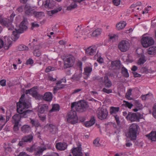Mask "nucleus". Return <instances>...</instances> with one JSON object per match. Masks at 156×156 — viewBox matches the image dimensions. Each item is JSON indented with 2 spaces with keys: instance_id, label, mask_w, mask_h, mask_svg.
Listing matches in <instances>:
<instances>
[{
  "instance_id": "f257e3e1",
  "label": "nucleus",
  "mask_w": 156,
  "mask_h": 156,
  "mask_svg": "<svg viewBox=\"0 0 156 156\" xmlns=\"http://www.w3.org/2000/svg\"><path fill=\"white\" fill-rule=\"evenodd\" d=\"M72 110L69 112L67 116V121L72 124H74L78 122V117L76 112L73 110V108L75 107L76 110L79 112H83L86 111L88 108L87 103L84 101H80L77 103L74 102L71 104Z\"/></svg>"
},
{
  "instance_id": "f03ea898",
  "label": "nucleus",
  "mask_w": 156,
  "mask_h": 156,
  "mask_svg": "<svg viewBox=\"0 0 156 156\" xmlns=\"http://www.w3.org/2000/svg\"><path fill=\"white\" fill-rule=\"evenodd\" d=\"M21 106H17V111L19 114H15L12 117V122L14 124L13 129L14 131H17L19 129V127L20 126L19 124V122L21 118H26L27 117L29 113L32 112L30 110L23 111L24 109L21 108Z\"/></svg>"
},
{
  "instance_id": "7ed1b4c3",
  "label": "nucleus",
  "mask_w": 156,
  "mask_h": 156,
  "mask_svg": "<svg viewBox=\"0 0 156 156\" xmlns=\"http://www.w3.org/2000/svg\"><path fill=\"white\" fill-rule=\"evenodd\" d=\"M15 15L12 14L8 18H3L1 16H0V23L3 26L8 28L9 30H12L13 27L12 23L13 21V18Z\"/></svg>"
},
{
  "instance_id": "20e7f679",
  "label": "nucleus",
  "mask_w": 156,
  "mask_h": 156,
  "mask_svg": "<svg viewBox=\"0 0 156 156\" xmlns=\"http://www.w3.org/2000/svg\"><path fill=\"white\" fill-rule=\"evenodd\" d=\"M139 126L136 123L132 124L129 127L128 135L133 140H136Z\"/></svg>"
},
{
  "instance_id": "39448f33",
  "label": "nucleus",
  "mask_w": 156,
  "mask_h": 156,
  "mask_svg": "<svg viewBox=\"0 0 156 156\" xmlns=\"http://www.w3.org/2000/svg\"><path fill=\"white\" fill-rule=\"evenodd\" d=\"M141 42L144 48H147L153 45L154 42L153 38L150 37H144L141 39Z\"/></svg>"
},
{
  "instance_id": "423d86ee",
  "label": "nucleus",
  "mask_w": 156,
  "mask_h": 156,
  "mask_svg": "<svg viewBox=\"0 0 156 156\" xmlns=\"http://www.w3.org/2000/svg\"><path fill=\"white\" fill-rule=\"evenodd\" d=\"M25 95L22 94L20 98L19 101L16 103V106L20 105L21 108L25 109L29 108L30 104L27 100H24Z\"/></svg>"
},
{
  "instance_id": "0eeeda50",
  "label": "nucleus",
  "mask_w": 156,
  "mask_h": 156,
  "mask_svg": "<svg viewBox=\"0 0 156 156\" xmlns=\"http://www.w3.org/2000/svg\"><path fill=\"white\" fill-rule=\"evenodd\" d=\"M142 115L138 112L136 113L129 112L128 115L127 116L128 120L131 122L134 121H139L140 119L142 118Z\"/></svg>"
},
{
  "instance_id": "6e6552de",
  "label": "nucleus",
  "mask_w": 156,
  "mask_h": 156,
  "mask_svg": "<svg viewBox=\"0 0 156 156\" xmlns=\"http://www.w3.org/2000/svg\"><path fill=\"white\" fill-rule=\"evenodd\" d=\"M97 113V116L99 119L103 120L108 119V112L106 109L102 108L98 110Z\"/></svg>"
},
{
  "instance_id": "1a4fd4ad",
  "label": "nucleus",
  "mask_w": 156,
  "mask_h": 156,
  "mask_svg": "<svg viewBox=\"0 0 156 156\" xmlns=\"http://www.w3.org/2000/svg\"><path fill=\"white\" fill-rule=\"evenodd\" d=\"M33 40V42L31 44L30 43L29 45H30L31 44H33L34 49L33 53L34 55L36 56L40 57L41 55V52L39 50L41 48V47L39 44L36 45L37 41H35V39Z\"/></svg>"
},
{
  "instance_id": "9d476101",
  "label": "nucleus",
  "mask_w": 156,
  "mask_h": 156,
  "mask_svg": "<svg viewBox=\"0 0 156 156\" xmlns=\"http://www.w3.org/2000/svg\"><path fill=\"white\" fill-rule=\"evenodd\" d=\"M130 47V44L128 41L125 40L122 41L118 45L119 49L122 52L127 51Z\"/></svg>"
},
{
  "instance_id": "9b49d317",
  "label": "nucleus",
  "mask_w": 156,
  "mask_h": 156,
  "mask_svg": "<svg viewBox=\"0 0 156 156\" xmlns=\"http://www.w3.org/2000/svg\"><path fill=\"white\" fill-rule=\"evenodd\" d=\"M25 13L27 16H32L35 11L34 7L28 4H26L24 7Z\"/></svg>"
},
{
  "instance_id": "f8f14e48",
  "label": "nucleus",
  "mask_w": 156,
  "mask_h": 156,
  "mask_svg": "<svg viewBox=\"0 0 156 156\" xmlns=\"http://www.w3.org/2000/svg\"><path fill=\"white\" fill-rule=\"evenodd\" d=\"M75 58L72 55H69L67 56L64 62L65 67L66 68L72 66L75 62Z\"/></svg>"
},
{
  "instance_id": "ddd939ff",
  "label": "nucleus",
  "mask_w": 156,
  "mask_h": 156,
  "mask_svg": "<svg viewBox=\"0 0 156 156\" xmlns=\"http://www.w3.org/2000/svg\"><path fill=\"white\" fill-rule=\"evenodd\" d=\"M81 146V145L80 144L77 147H73L71 149V152L73 156H83Z\"/></svg>"
},
{
  "instance_id": "4468645a",
  "label": "nucleus",
  "mask_w": 156,
  "mask_h": 156,
  "mask_svg": "<svg viewBox=\"0 0 156 156\" xmlns=\"http://www.w3.org/2000/svg\"><path fill=\"white\" fill-rule=\"evenodd\" d=\"M27 22V19H24L23 21L20 23L19 27L16 29V30L18 31L20 33H23L27 28V27L26 25Z\"/></svg>"
},
{
  "instance_id": "2eb2a0df",
  "label": "nucleus",
  "mask_w": 156,
  "mask_h": 156,
  "mask_svg": "<svg viewBox=\"0 0 156 156\" xmlns=\"http://www.w3.org/2000/svg\"><path fill=\"white\" fill-rule=\"evenodd\" d=\"M75 35V37L77 38H78L82 37V36L84 35L85 34L83 30H81V28L78 26L76 29Z\"/></svg>"
},
{
  "instance_id": "dca6fc26",
  "label": "nucleus",
  "mask_w": 156,
  "mask_h": 156,
  "mask_svg": "<svg viewBox=\"0 0 156 156\" xmlns=\"http://www.w3.org/2000/svg\"><path fill=\"white\" fill-rule=\"evenodd\" d=\"M82 76V74L80 71L76 72L74 75H73L71 77V79L73 81L78 82L79 81L80 78Z\"/></svg>"
},
{
  "instance_id": "f3484780",
  "label": "nucleus",
  "mask_w": 156,
  "mask_h": 156,
  "mask_svg": "<svg viewBox=\"0 0 156 156\" xmlns=\"http://www.w3.org/2000/svg\"><path fill=\"white\" fill-rule=\"evenodd\" d=\"M46 149V148L38 146L35 150L34 154L35 156H40L42 154L44 150Z\"/></svg>"
},
{
  "instance_id": "a211bd4d",
  "label": "nucleus",
  "mask_w": 156,
  "mask_h": 156,
  "mask_svg": "<svg viewBox=\"0 0 156 156\" xmlns=\"http://www.w3.org/2000/svg\"><path fill=\"white\" fill-rule=\"evenodd\" d=\"M67 145L65 143L59 142L56 144L55 147L58 150L62 151L65 150L67 147Z\"/></svg>"
},
{
  "instance_id": "6ab92c4d",
  "label": "nucleus",
  "mask_w": 156,
  "mask_h": 156,
  "mask_svg": "<svg viewBox=\"0 0 156 156\" xmlns=\"http://www.w3.org/2000/svg\"><path fill=\"white\" fill-rule=\"evenodd\" d=\"M55 2L53 0H46L45 2L44 5L45 8L51 9L55 6Z\"/></svg>"
},
{
  "instance_id": "aec40b11",
  "label": "nucleus",
  "mask_w": 156,
  "mask_h": 156,
  "mask_svg": "<svg viewBox=\"0 0 156 156\" xmlns=\"http://www.w3.org/2000/svg\"><path fill=\"white\" fill-rule=\"evenodd\" d=\"M96 51L95 48L90 46L86 49V53L88 55H93L95 54Z\"/></svg>"
},
{
  "instance_id": "412c9836",
  "label": "nucleus",
  "mask_w": 156,
  "mask_h": 156,
  "mask_svg": "<svg viewBox=\"0 0 156 156\" xmlns=\"http://www.w3.org/2000/svg\"><path fill=\"white\" fill-rule=\"evenodd\" d=\"M103 83L105 86L108 88L112 86V83L107 76L104 77Z\"/></svg>"
},
{
  "instance_id": "4be33fe9",
  "label": "nucleus",
  "mask_w": 156,
  "mask_h": 156,
  "mask_svg": "<svg viewBox=\"0 0 156 156\" xmlns=\"http://www.w3.org/2000/svg\"><path fill=\"white\" fill-rule=\"evenodd\" d=\"M48 106L47 104H43L38 107V111L41 114L44 113L48 110Z\"/></svg>"
},
{
  "instance_id": "5701e85b",
  "label": "nucleus",
  "mask_w": 156,
  "mask_h": 156,
  "mask_svg": "<svg viewBox=\"0 0 156 156\" xmlns=\"http://www.w3.org/2000/svg\"><path fill=\"white\" fill-rule=\"evenodd\" d=\"M44 100L48 101H50L52 98V94L50 92H46L43 97Z\"/></svg>"
},
{
  "instance_id": "b1692460",
  "label": "nucleus",
  "mask_w": 156,
  "mask_h": 156,
  "mask_svg": "<svg viewBox=\"0 0 156 156\" xmlns=\"http://www.w3.org/2000/svg\"><path fill=\"white\" fill-rule=\"evenodd\" d=\"M34 134H30L23 136L22 138L26 143H31L33 140Z\"/></svg>"
},
{
  "instance_id": "393cba45",
  "label": "nucleus",
  "mask_w": 156,
  "mask_h": 156,
  "mask_svg": "<svg viewBox=\"0 0 156 156\" xmlns=\"http://www.w3.org/2000/svg\"><path fill=\"white\" fill-rule=\"evenodd\" d=\"M120 62L119 61H112L111 62V66L114 69H118L120 68Z\"/></svg>"
},
{
  "instance_id": "a878e982",
  "label": "nucleus",
  "mask_w": 156,
  "mask_h": 156,
  "mask_svg": "<svg viewBox=\"0 0 156 156\" xmlns=\"http://www.w3.org/2000/svg\"><path fill=\"white\" fill-rule=\"evenodd\" d=\"M146 136L147 137L148 139L151 140L152 141H156V132L152 131L149 134L147 135Z\"/></svg>"
},
{
  "instance_id": "bb28decb",
  "label": "nucleus",
  "mask_w": 156,
  "mask_h": 156,
  "mask_svg": "<svg viewBox=\"0 0 156 156\" xmlns=\"http://www.w3.org/2000/svg\"><path fill=\"white\" fill-rule=\"evenodd\" d=\"M30 126L28 125H25L21 127V131L24 133H28L31 131Z\"/></svg>"
},
{
  "instance_id": "cd10ccee",
  "label": "nucleus",
  "mask_w": 156,
  "mask_h": 156,
  "mask_svg": "<svg viewBox=\"0 0 156 156\" xmlns=\"http://www.w3.org/2000/svg\"><path fill=\"white\" fill-rule=\"evenodd\" d=\"M95 119L94 116H92L90 121L85 122L84 124L86 126H90L93 125L95 123Z\"/></svg>"
},
{
  "instance_id": "c85d7f7f",
  "label": "nucleus",
  "mask_w": 156,
  "mask_h": 156,
  "mask_svg": "<svg viewBox=\"0 0 156 156\" xmlns=\"http://www.w3.org/2000/svg\"><path fill=\"white\" fill-rule=\"evenodd\" d=\"M49 130L52 134H55L57 132V128L55 126L50 124L49 125Z\"/></svg>"
},
{
  "instance_id": "c756f323",
  "label": "nucleus",
  "mask_w": 156,
  "mask_h": 156,
  "mask_svg": "<svg viewBox=\"0 0 156 156\" xmlns=\"http://www.w3.org/2000/svg\"><path fill=\"white\" fill-rule=\"evenodd\" d=\"M33 15L36 18L41 19L44 16V14L42 12H36L35 11Z\"/></svg>"
},
{
  "instance_id": "7c9ffc66",
  "label": "nucleus",
  "mask_w": 156,
  "mask_h": 156,
  "mask_svg": "<svg viewBox=\"0 0 156 156\" xmlns=\"http://www.w3.org/2000/svg\"><path fill=\"white\" fill-rule=\"evenodd\" d=\"M20 34L18 31H13L11 37L12 39L14 41H16L19 38Z\"/></svg>"
},
{
  "instance_id": "2f4dec72",
  "label": "nucleus",
  "mask_w": 156,
  "mask_h": 156,
  "mask_svg": "<svg viewBox=\"0 0 156 156\" xmlns=\"http://www.w3.org/2000/svg\"><path fill=\"white\" fill-rule=\"evenodd\" d=\"M148 53L150 55H154L156 54V46H153L150 47L148 50Z\"/></svg>"
},
{
  "instance_id": "473e14b6",
  "label": "nucleus",
  "mask_w": 156,
  "mask_h": 156,
  "mask_svg": "<svg viewBox=\"0 0 156 156\" xmlns=\"http://www.w3.org/2000/svg\"><path fill=\"white\" fill-rule=\"evenodd\" d=\"M121 73L122 76L128 78L129 76L127 69L124 66L121 68Z\"/></svg>"
},
{
  "instance_id": "72a5a7b5",
  "label": "nucleus",
  "mask_w": 156,
  "mask_h": 156,
  "mask_svg": "<svg viewBox=\"0 0 156 156\" xmlns=\"http://www.w3.org/2000/svg\"><path fill=\"white\" fill-rule=\"evenodd\" d=\"M30 123L33 126L36 127H38L40 126V124L38 120L30 118Z\"/></svg>"
},
{
  "instance_id": "f704fd0d",
  "label": "nucleus",
  "mask_w": 156,
  "mask_h": 156,
  "mask_svg": "<svg viewBox=\"0 0 156 156\" xmlns=\"http://www.w3.org/2000/svg\"><path fill=\"white\" fill-rule=\"evenodd\" d=\"M84 74L87 75V78H88L90 73L92 72V69L91 67H87L84 68Z\"/></svg>"
},
{
  "instance_id": "c9c22d12",
  "label": "nucleus",
  "mask_w": 156,
  "mask_h": 156,
  "mask_svg": "<svg viewBox=\"0 0 156 156\" xmlns=\"http://www.w3.org/2000/svg\"><path fill=\"white\" fill-rule=\"evenodd\" d=\"M126 25V23L124 22L122 23H119L116 25L117 28L118 30H121L125 27Z\"/></svg>"
},
{
  "instance_id": "e433bc0d",
  "label": "nucleus",
  "mask_w": 156,
  "mask_h": 156,
  "mask_svg": "<svg viewBox=\"0 0 156 156\" xmlns=\"http://www.w3.org/2000/svg\"><path fill=\"white\" fill-rule=\"evenodd\" d=\"M119 107H111L110 109V113L111 114H115L119 111Z\"/></svg>"
},
{
  "instance_id": "4c0bfd02",
  "label": "nucleus",
  "mask_w": 156,
  "mask_h": 156,
  "mask_svg": "<svg viewBox=\"0 0 156 156\" xmlns=\"http://www.w3.org/2000/svg\"><path fill=\"white\" fill-rule=\"evenodd\" d=\"M102 32L101 30L100 29H97L94 31L92 33L94 37H97L100 35Z\"/></svg>"
},
{
  "instance_id": "58836bf2",
  "label": "nucleus",
  "mask_w": 156,
  "mask_h": 156,
  "mask_svg": "<svg viewBox=\"0 0 156 156\" xmlns=\"http://www.w3.org/2000/svg\"><path fill=\"white\" fill-rule=\"evenodd\" d=\"M17 49L18 50L20 51H27L29 48L24 45L21 44L18 47Z\"/></svg>"
},
{
  "instance_id": "ea45409f",
  "label": "nucleus",
  "mask_w": 156,
  "mask_h": 156,
  "mask_svg": "<svg viewBox=\"0 0 156 156\" xmlns=\"http://www.w3.org/2000/svg\"><path fill=\"white\" fill-rule=\"evenodd\" d=\"M146 61L144 55H142L138 61V64L139 65L144 64Z\"/></svg>"
},
{
  "instance_id": "a19ab883",
  "label": "nucleus",
  "mask_w": 156,
  "mask_h": 156,
  "mask_svg": "<svg viewBox=\"0 0 156 156\" xmlns=\"http://www.w3.org/2000/svg\"><path fill=\"white\" fill-rule=\"evenodd\" d=\"M33 89L31 91V94L33 97H36L37 96L38 93L36 89L37 88V86L34 87H33L32 88Z\"/></svg>"
},
{
  "instance_id": "79ce46f5",
  "label": "nucleus",
  "mask_w": 156,
  "mask_h": 156,
  "mask_svg": "<svg viewBox=\"0 0 156 156\" xmlns=\"http://www.w3.org/2000/svg\"><path fill=\"white\" fill-rule=\"evenodd\" d=\"M5 123L6 122H5V119L2 115L0 116V126H1V127L0 130L2 129Z\"/></svg>"
},
{
  "instance_id": "37998d69",
  "label": "nucleus",
  "mask_w": 156,
  "mask_h": 156,
  "mask_svg": "<svg viewBox=\"0 0 156 156\" xmlns=\"http://www.w3.org/2000/svg\"><path fill=\"white\" fill-rule=\"evenodd\" d=\"M53 89V93L55 94L58 90L62 89L64 87L62 85H56Z\"/></svg>"
},
{
  "instance_id": "c03bdc74",
  "label": "nucleus",
  "mask_w": 156,
  "mask_h": 156,
  "mask_svg": "<svg viewBox=\"0 0 156 156\" xmlns=\"http://www.w3.org/2000/svg\"><path fill=\"white\" fill-rule=\"evenodd\" d=\"M100 139L97 137L95 139L93 142V144L96 147H99L101 146V144L99 143Z\"/></svg>"
},
{
  "instance_id": "a18cd8bd",
  "label": "nucleus",
  "mask_w": 156,
  "mask_h": 156,
  "mask_svg": "<svg viewBox=\"0 0 156 156\" xmlns=\"http://www.w3.org/2000/svg\"><path fill=\"white\" fill-rule=\"evenodd\" d=\"M62 9V7H59L57 9H55L52 10L50 11V15H52L55 14V13L60 11Z\"/></svg>"
},
{
  "instance_id": "49530a36",
  "label": "nucleus",
  "mask_w": 156,
  "mask_h": 156,
  "mask_svg": "<svg viewBox=\"0 0 156 156\" xmlns=\"http://www.w3.org/2000/svg\"><path fill=\"white\" fill-rule=\"evenodd\" d=\"M77 6V5L75 3H73L67 7V9L68 10H70L74 9Z\"/></svg>"
},
{
  "instance_id": "de8ad7c7",
  "label": "nucleus",
  "mask_w": 156,
  "mask_h": 156,
  "mask_svg": "<svg viewBox=\"0 0 156 156\" xmlns=\"http://www.w3.org/2000/svg\"><path fill=\"white\" fill-rule=\"evenodd\" d=\"M59 110V106L58 104L54 105L52 107V109L50 110L51 112L54 111H58Z\"/></svg>"
},
{
  "instance_id": "09e8293b",
  "label": "nucleus",
  "mask_w": 156,
  "mask_h": 156,
  "mask_svg": "<svg viewBox=\"0 0 156 156\" xmlns=\"http://www.w3.org/2000/svg\"><path fill=\"white\" fill-rule=\"evenodd\" d=\"M135 105L137 108H138L139 109H141L142 108L143 106L142 105L138 100H136L135 101Z\"/></svg>"
},
{
  "instance_id": "8fccbe9b",
  "label": "nucleus",
  "mask_w": 156,
  "mask_h": 156,
  "mask_svg": "<svg viewBox=\"0 0 156 156\" xmlns=\"http://www.w3.org/2000/svg\"><path fill=\"white\" fill-rule=\"evenodd\" d=\"M26 142L25 141L23 138H21V140L19 142L18 145L22 147H24L26 144Z\"/></svg>"
},
{
  "instance_id": "3c124183",
  "label": "nucleus",
  "mask_w": 156,
  "mask_h": 156,
  "mask_svg": "<svg viewBox=\"0 0 156 156\" xmlns=\"http://www.w3.org/2000/svg\"><path fill=\"white\" fill-rule=\"evenodd\" d=\"M103 14H105L107 15H109L111 14V9H108V8H105L104 9V11L103 12Z\"/></svg>"
},
{
  "instance_id": "603ef678",
  "label": "nucleus",
  "mask_w": 156,
  "mask_h": 156,
  "mask_svg": "<svg viewBox=\"0 0 156 156\" xmlns=\"http://www.w3.org/2000/svg\"><path fill=\"white\" fill-rule=\"evenodd\" d=\"M124 103L122 105H124L126 107H128L129 108H131L133 106V105L130 103H129L128 101H124Z\"/></svg>"
},
{
  "instance_id": "864d4df0",
  "label": "nucleus",
  "mask_w": 156,
  "mask_h": 156,
  "mask_svg": "<svg viewBox=\"0 0 156 156\" xmlns=\"http://www.w3.org/2000/svg\"><path fill=\"white\" fill-rule=\"evenodd\" d=\"M132 90L131 89H130L129 90L127 91V93H126V98H127L129 99H130V96L132 94Z\"/></svg>"
},
{
  "instance_id": "5fc2aeb1",
  "label": "nucleus",
  "mask_w": 156,
  "mask_h": 156,
  "mask_svg": "<svg viewBox=\"0 0 156 156\" xmlns=\"http://www.w3.org/2000/svg\"><path fill=\"white\" fill-rule=\"evenodd\" d=\"M153 115L154 117L156 119V103H155L153 109Z\"/></svg>"
},
{
  "instance_id": "6e6d98bb",
  "label": "nucleus",
  "mask_w": 156,
  "mask_h": 156,
  "mask_svg": "<svg viewBox=\"0 0 156 156\" xmlns=\"http://www.w3.org/2000/svg\"><path fill=\"white\" fill-rule=\"evenodd\" d=\"M108 36L110 40L113 41L115 40L116 37H117V36L115 34H110L108 35Z\"/></svg>"
},
{
  "instance_id": "4d7b16f0",
  "label": "nucleus",
  "mask_w": 156,
  "mask_h": 156,
  "mask_svg": "<svg viewBox=\"0 0 156 156\" xmlns=\"http://www.w3.org/2000/svg\"><path fill=\"white\" fill-rule=\"evenodd\" d=\"M113 4L116 6H118L120 3L121 0H112Z\"/></svg>"
},
{
  "instance_id": "13d9d810",
  "label": "nucleus",
  "mask_w": 156,
  "mask_h": 156,
  "mask_svg": "<svg viewBox=\"0 0 156 156\" xmlns=\"http://www.w3.org/2000/svg\"><path fill=\"white\" fill-rule=\"evenodd\" d=\"M102 91L103 92L105 93H106L107 94H109L110 93H112V90L111 89H107L105 88H104L102 90Z\"/></svg>"
},
{
  "instance_id": "bf43d9fd",
  "label": "nucleus",
  "mask_w": 156,
  "mask_h": 156,
  "mask_svg": "<svg viewBox=\"0 0 156 156\" xmlns=\"http://www.w3.org/2000/svg\"><path fill=\"white\" fill-rule=\"evenodd\" d=\"M35 149L36 148H35V147L34 145H33L30 147L27 148V150L29 152H32L34 151H35Z\"/></svg>"
},
{
  "instance_id": "052dcab7",
  "label": "nucleus",
  "mask_w": 156,
  "mask_h": 156,
  "mask_svg": "<svg viewBox=\"0 0 156 156\" xmlns=\"http://www.w3.org/2000/svg\"><path fill=\"white\" fill-rule=\"evenodd\" d=\"M24 6H20L17 8L16 10L19 12H23L24 9Z\"/></svg>"
},
{
  "instance_id": "680f3d73",
  "label": "nucleus",
  "mask_w": 156,
  "mask_h": 156,
  "mask_svg": "<svg viewBox=\"0 0 156 156\" xmlns=\"http://www.w3.org/2000/svg\"><path fill=\"white\" fill-rule=\"evenodd\" d=\"M140 71L143 73H146L148 71V69L147 67H142L141 68Z\"/></svg>"
},
{
  "instance_id": "e2e57ef3",
  "label": "nucleus",
  "mask_w": 156,
  "mask_h": 156,
  "mask_svg": "<svg viewBox=\"0 0 156 156\" xmlns=\"http://www.w3.org/2000/svg\"><path fill=\"white\" fill-rule=\"evenodd\" d=\"M34 63L33 60L31 58H29L26 62V64L27 65H32Z\"/></svg>"
},
{
  "instance_id": "0e129e2a",
  "label": "nucleus",
  "mask_w": 156,
  "mask_h": 156,
  "mask_svg": "<svg viewBox=\"0 0 156 156\" xmlns=\"http://www.w3.org/2000/svg\"><path fill=\"white\" fill-rule=\"evenodd\" d=\"M32 27L31 29H33V28L34 27H38L39 26V25L36 23V22H33L31 23Z\"/></svg>"
},
{
  "instance_id": "69168bd1",
  "label": "nucleus",
  "mask_w": 156,
  "mask_h": 156,
  "mask_svg": "<svg viewBox=\"0 0 156 156\" xmlns=\"http://www.w3.org/2000/svg\"><path fill=\"white\" fill-rule=\"evenodd\" d=\"M6 81L5 80H2L0 81V84L2 87L5 86L6 85Z\"/></svg>"
},
{
  "instance_id": "338daca9",
  "label": "nucleus",
  "mask_w": 156,
  "mask_h": 156,
  "mask_svg": "<svg viewBox=\"0 0 156 156\" xmlns=\"http://www.w3.org/2000/svg\"><path fill=\"white\" fill-rule=\"evenodd\" d=\"M114 116L116 122L118 124H119L120 123V121L119 120V116L116 115H114Z\"/></svg>"
},
{
  "instance_id": "774afa93",
  "label": "nucleus",
  "mask_w": 156,
  "mask_h": 156,
  "mask_svg": "<svg viewBox=\"0 0 156 156\" xmlns=\"http://www.w3.org/2000/svg\"><path fill=\"white\" fill-rule=\"evenodd\" d=\"M18 156H30L27 154V153L25 152H22L20 153V154L18 155Z\"/></svg>"
}]
</instances>
